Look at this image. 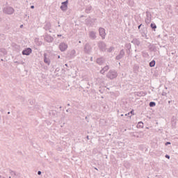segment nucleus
<instances>
[{
	"mask_svg": "<svg viewBox=\"0 0 178 178\" xmlns=\"http://www.w3.org/2000/svg\"><path fill=\"white\" fill-rule=\"evenodd\" d=\"M59 49H60V51H61V52H65V51H66V49H67V44H66L65 42H61L59 44Z\"/></svg>",
	"mask_w": 178,
	"mask_h": 178,
	"instance_id": "obj_5",
	"label": "nucleus"
},
{
	"mask_svg": "<svg viewBox=\"0 0 178 178\" xmlns=\"http://www.w3.org/2000/svg\"><path fill=\"white\" fill-rule=\"evenodd\" d=\"M104 63H105V59H104L103 58L97 59V63H98V65H102Z\"/></svg>",
	"mask_w": 178,
	"mask_h": 178,
	"instance_id": "obj_16",
	"label": "nucleus"
},
{
	"mask_svg": "<svg viewBox=\"0 0 178 178\" xmlns=\"http://www.w3.org/2000/svg\"><path fill=\"white\" fill-rule=\"evenodd\" d=\"M66 111H67V112H69V109H67Z\"/></svg>",
	"mask_w": 178,
	"mask_h": 178,
	"instance_id": "obj_44",
	"label": "nucleus"
},
{
	"mask_svg": "<svg viewBox=\"0 0 178 178\" xmlns=\"http://www.w3.org/2000/svg\"><path fill=\"white\" fill-rule=\"evenodd\" d=\"M142 35H143V37H147V35H145V33L142 34Z\"/></svg>",
	"mask_w": 178,
	"mask_h": 178,
	"instance_id": "obj_34",
	"label": "nucleus"
},
{
	"mask_svg": "<svg viewBox=\"0 0 178 178\" xmlns=\"http://www.w3.org/2000/svg\"><path fill=\"white\" fill-rule=\"evenodd\" d=\"M114 48L113 47H110L109 49H108V52H112L113 51Z\"/></svg>",
	"mask_w": 178,
	"mask_h": 178,
	"instance_id": "obj_26",
	"label": "nucleus"
},
{
	"mask_svg": "<svg viewBox=\"0 0 178 178\" xmlns=\"http://www.w3.org/2000/svg\"><path fill=\"white\" fill-rule=\"evenodd\" d=\"M168 104H170V101L168 102Z\"/></svg>",
	"mask_w": 178,
	"mask_h": 178,
	"instance_id": "obj_45",
	"label": "nucleus"
},
{
	"mask_svg": "<svg viewBox=\"0 0 178 178\" xmlns=\"http://www.w3.org/2000/svg\"><path fill=\"white\" fill-rule=\"evenodd\" d=\"M44 63H47V65H50L51 63V60H49V58H47V54H44Z\"/></svg>",
	"mask_w": 178,
	"mask_h": 178,
	"instance_id": "obj_15",
	"label": "nucleus"
},
{
	"mask_svg": "<svg viewBox=\"0 0 178 178\" xmlns=\"http://www.w3.org/2000/svg\"><path fill=\"white\" fill-rule=\"evenodd\" d=\"M31 9H34V6H31Z\"/></svg>",
	"mask_w": 178,
	"mask_h": 178,
	"instance_id": "obj_35",
	"label": "nucleus"
},
{
	"mask_svg": "<svg viewBox=\"0 0 178 178\" xmlns=\"http://www.w3.org/2000/svg\"><path fill=\"white\" fill-rule=\"evenodd\" d=\"M121 116H123V114H122Z\"/></svg>",
	"mask_w": 178,
	"mask_h": 178,
	"instance_id": "obj_50",
	"label": "nucleus"
},
{
	"mask_svg": "<svg viewBox=\"0 0 178 178\" xmlns=\"http://www.w3.org/2000/svg\"><path fill=\"white\" fill-rule=\"evenodd\" d=\"M138 124L140 126V127H143V125L144 124L143 122H138Z\"/></svg>",
	"mask_w": 178,
	"mask_h": 178,
	"instance_id": "obj_27",
	"label": "nucleus"
},
{
	"mask_svg": "<svg viewBox=\"0 0 178 178\" xmlns=\"http://www.w3.org/2000/svg\"><path fill=\"white\" fill-rule=\"evenodd\" d=\"M67 106H70V104H67Z\"/></svg>",
	"mask_w": 178,
	"mask_h": 178,
	"instance_id": "obj_40",
	"label": "nucleus"
},
{
	"mask_svg": "<svg viewBox=\"0 0 178 178\" xmlns=\"http://www.w3.org/2000/svg\"><path fill=\"white\" fill-rule=\"evenodd\" d=\"M86 119H87V117H86Z\"/></svg>",
	"mask_w": 178,
	"mask_h": 178,
	"instance_id": "obj_51",
	"label": "nucleus"
},
{
	"mask_svg": "<svg viewBox=\"0 0 178 178\" xmlns=\"http://www.w3.org/2000/svg\"><path fill=\"white\" fill-rule=\"evenodd\" d=\"M20 29H23V25H20Z\"/></svg>",
	"mask_w": 178,
	"mask_h": 178,
	"instance_id": "obj_36",
	"label": "nucleus"
},
{
	"mask_svg": "<svg viewBox=\"0 0 178 178\" xmlns=\"http://www.w3.org/2000/svg\"><path fill=\"white\" fill-rule=\"evenodd\" d=\"M132 43L134 44L135 45H137L138 47L140 44V40H138V39H134L132 40Z\"/></svg>",
	"mask_w": 178,
	"mask_h": 178,
	"instance_id": "obj_17",
	"label": "nucleus"
},
{
	"mask_svg": "<svg viewBox=\"0 0 178 178\" xmlns=\"http://www.w3.org/2000/svg\"><path fill=\"white\" fill-rule=\"evenodd\" d=\"M81 41H79V44L81 43Z\"/></svg>",
	"mask_w": 178,
	"mask_h": 178,
	"instance_id": "obj_49",
	"label": "nucleus"
},
{
	"mask_svg": "<svg viewBox=\"0 0 178 178\" xmlns=\"http://www.w3.org/2000/svg\"><path fill=\"white\" fill-rule=\"evenodd\" d=\"M68 1H65L64 2L62 3V6H60V9L63 11H66L67 10V3H68Z\"/></svg>",
	"mask_w": 178,
	"mask_h": 178,
	"instance_id": "obj_8",
	"label": "nucleus"
},
{
	"mask_svg": "<svg viewBox=\"0 0 178 178\" xmlns=\"http://www.w3.org/2000/svg\"><path fill=\"white\" fill-rule=\"evenodd\" d=\"M41 173H42L41 171H38V175L39 176L41 175Z\"/></svg>",
	"mask_w": 178,
	"mask_h": 178,
	"instance_id": "obj_32",
	"label": "nucleus"
},
{
	"mask_svg": "<svg viewBox=\"0 0 178 178\" xmlns=\"http://www.w3.org/2000/svg\"><path fill=\"white\" fill-rule=\"evenodd\" d=\"M123 56H124V50L122 49V50L120 51L119 55H118L116 56L117 60H119L122 59V58H123Z\"/></svg>",
	"mask_w": 178,
	"mask_h": 178,
	"instance_id": "obj_11",
	"label": "nucleus"
},
{
	"mask_svg": "<svg viewBox=\"0 0 178 178\" xmlns=\"http://www.w3.org/2000/svg\"><path fill=\"white\" fill-rule=\"evenodd\" d=\"M46 29H51V24L50 23H47V24H46Z\"/></svg>",
	"mask_w": 178,
	"mask_h": 178,
	"instance_id": "obj_25",
	"label": "nucleus"
},
{
	"mask_svg": "<svg viewBox=\"0 0 178 178\" xmlns=\"http://www.w3.org/2000/svg\"><path fill=\"white\" fill-rule=\"evenodd\" d=\"M162 95H165V93H162Z\"/></svg>",
	"mask_w": 178,
	"mask_h": 178,
	"instance_id": "obj_43",
	"label": "nucleus"
},
{
	"mask_svg": "<svg viewBox=\"0 0 178 178\" xmlns=\"http://www.w3.org/2000/svg\"><path fill=\"white\" fill-rule=\"evenodd\" d=\"M44 40L47 42H52V41H54V38L49 35H45Z\"/></svg>",
	"mask_w": 178,
	"mask_h": 178,
	"instance_id": "obj_10",
	"label": "nucleus"
},
{
	"mask_svg": "<svg viewBox=\"0 0 178 178\" xmlns=\"http://www.w3.org/2000/svg\"><path fill=\"white\" fill-rule=\"evenodd\" d=\"M149 105L150 108H153V106H155V105H156V104L154 102H151Z\"/></svg>",
	"mask_w": 178,
	"mask_h": 178,
	"instance_id": "obj_21",
	"label": "nucleus"
},
{
	"mask_svg": "<svg viewBox=\"0 0 178 178\" xmlns=\"http://www.w3.org/2000/svg\"><path fill=\"white\" fill-rule=\"evenodd\" d=\"M143 26V24H140L138 26V29H141V26Z\"/></svg>",
	"mask_w": 178,
	"mask_h": 178,
	"instance_id": "obj_29",
	"label": "nucleus"
},
{
	"mask_svg": "<svg viewBox=\"0 0 178 178\" xmlns=\"http://www.w3.org/2000/svg\"><path fill=\"white\" fill-rule=\"evenodd\" d=\"M87 139H88V140H90V138H89V136H87Z\"/></svg>",
	"mask_w": 178,
	"mask_h": 178,
	"instance_id": "obj_39",
	"label": "nucleus"
},
{
	"mask_svg": "<svg viewBox=\"0 0 178 178\" xmlns=\"http://www.w3.org/2000/svg\"><path fill=\"white\" fill-rule=\"evenodd\" d=\"M91 9H92V7H91V6L87 7V8L86 9V13H90V10H91Z\"/></svg>",
	"mask_w": 178,
	"mask_h": 178,
	"instance_id": "obj_19",
	"label": "nucleus"
},
{
	"mask_svg": "<svg viewBox=\"0 0 178 178\" xmlns=\"http://www.w3.org/2000/svg\"><path fill=\"white\" fill-rule=\"evenodd\" d=\"M131 113H133V111H131Z\"/></svg>",
	"mask_w": 178,
	"mask_h": 178,
	"instance_id": "obj_48",
	"label": "nucleus"
},
{
	"mask_svg": "<svg viewBox=\"0 0 178 178\" xmlns=\"http://www.w3.org/2000/svg\"><path fill=\"white\" fill-rule=\"evenodd\" d=\"M127 115H130V113H129L128 114H125V116H127Z\"/></svg>",
	"mask_w": 178,
	"mask_h": 178,
	"instance_id": "obj_38",
	"label": "nucleus"
},
{
	"mask_svg": "<svg viewBox=\"0 0 178 178\" xmlns=\"http://www.w3.org/2000/svg\"><path fill=\"white\" fill-rule=\"evenodd\" d=\"M106 77L110 80H113L118 77V72L114 70H111L106 74Z\"/></svg>",
	"mask_w": 178,
	"mask_h": 178,
	"instance_id": "obj_1",
	"label": "nucleus"
},
{
	"mask_svg": "<svg viewBox=\"0 0 178 178\" xmlns=\"http://www.w3.org/2000/svg\"><path fill=\"white\" fill-rule=\"evenodd\" d=\"M150 27L152 29H156V25L155 24H151Z\"/></svg>",
	"mask_w": 178,
	"mask_h": 178,
	"instance_id": "obj_24",
	"label": "nucleus"
},
{
	"mask_svg": "<svg viewBox=\"0 0 178 178\" xmlns=\"http://www.w3.org/2000/svg\"><path fill=\"white\" fill-rule=\"evenodd\" d=\"M58 59L60 58V56H58Z\"/></svg>",
	"mask_w": 178,
	"mask_h": 178,
	"instance_id": "obj_41",
	"label": "nucleus"
},
{
	"mask_svg": "<svg viewBox=\"0 0 178 178\" xmlns=\"http://www.w3.org/2000/svg\"><path fill=\"white\" fill-rule=\"evenodd\" d=\"M58 37H62V35H57Z\"/></svg>",
	"mask_w": 178,
	"mask_h": 178,
	"instance_id": "obj_37",
	"label": "nucleus"
},
{
	"mask_svg": "<svg viewBox=\"0 0 178 178\" xmlns=\"http://www.w3.org/2000/svg\"><path fill=\"white\" fill-rule=\"evenodd\" d=\"M151 19H152V15H151V13L147 12L146 13L145 23L147 24H149L151 23Z\"/></svg>",
	"mask_w": 178,
	"mask_h": 178,
	"instance_id": "obj_4",
	"label": "nucleus"
},
{
	"mask_svg": "<svg viewBox=\"0 0 178 178\" xmlns=\"http://www.w3.org/2000/svg\"><path fill=\"white\" fill-rule=\"evenodd\" d=\"M165 158H167V159H170V156L166 154V155H165Z\"/></svg>",
	"mask_w": 178,
	"mask_h": 178,
	"instance_id": "obj_28",
	"label": "nucleus"
},
{
	"mask_svg": "<svg viewBox=\"0 0 178 178\" xmlns=\"http://www.w3.org/2000/svg\"><path fill=\"white\" fill-rule=\"evenodd\" d=\"M38 108H40L39 106H35V109H38Z\"/></svg>",
	"mask_w": 178,
	"mask_h": 178,
	"instance_id": "obj_31",
	"label": "nucleus"
},
{
	"mask_svg": "<svg viewBox=\"0 0 178 178\" xmlns=\"http://www.w3.org/2000/svg\"><path fill=\"white\" fill-rule=\"evenodd\" d=\"M149 66L150 67H154V66H155V60H152L149 63Z\"/></svg>",
	"mask_w": 178,
	"mask_h": 178,
	"instance_id": "obj_20",
	"label": "nucleus"
},
{
	"mask_svg": "<svg viewBox=\"0 0 178 178\" xmlns=\"http://www.w3.org/2000/svg\"><path fill=\"white\" fill-rule=\"evenodd\" d=\"M98 47L100 50H102L103 52H105L106 51V44L102 41H99L98 42Z\"/></svg>",
	"mask_w": 178,
	"mask_h": 178,
	"instance_id": "obj_2",
	"label": "nucleus"
},
{
	"mask_svg": "<svg viewBox=\"0 0 178 178\" xmlns=\"http://www.w3.org/2000/svg\"><path fill=\"white\" fill-rule=\"evenodd\" d=\"M95 170H98V169H97V168H95Z\"/></svg>",
	"mask_w": 178,
	"mask_h": 178,
	"instance_id": "obj_47",
	"label": "nucleus"
},
{
	"mask_svg": "<svg viewBox=\"0 0 178 178\" xmlns=\"http://www.w3.org/2000/svg\"><path fill=\"white\" fill-rule=\"evenodd\" d=\"M88 35L89 38H90L91 40H95V38H97V32L94 31H89Z\"/></svg>",
	"mask_w": 178,
	"mask_h": 178,
	"instance_id": "obj_7",
	"label": "nucleus"
},
{
	"mask_svg": "<svg viewBox=\"0 0 178 178\" xmlns=\"http://www.w3.org/2000/svg\"><path fill=\"white\" fill-rule=\"evenodd\" d=\"M0 178H5V177H2V176H0Z\"/></svg>",
	"mask_w": 178,
	"mask_h": 178,
	"instance_id": "obj_42",
	"label": "nucleus"
},
{
	"mask_svg": "<svg viewBox=\"0 0 178 178\" xmlns=\"http://www.w3.org/2000/svg\"><path fill=\"white\" fill-rule=\"evenodd\" d=\"M71 56H76V50L71 51Z\"/></svg>",
	"mask_w": 178,
	"mask_h": 178,
	"instance_id": "obj_22",
	"label": "nucleus"
},
{
	"mask_svg": "<svg viewBox=\"0 0 178 178\" xmlns=\"http://www.w3.org/2000/svg\"><path fill=\"white\" fill-rule=\"evenodd\" d=\"M99 92H101V94L104 93V91H102V90H99Z\"/></svg>",
	"mask_w": 178,
	"mask_h": 178,
	"instance_id": "obj_33",
	"label": "nucleus"
},
{
	"mask_svg": "<svg viewBox=\"0 0 178 178\" xmlns=\"http://www.w3.org/2000/svg\"><path fill=\"white\" fill-rule=\"evenodd\" d=\"M0 55L1 56H3V55H6V50L5 49H0Z\"/></svg>",
	"mask_w": 178,
	"mask_h": 178,
	"instance_id": "obj_18",
	"label": "nucleus"
},
{
	"mask_svg": "<svg viewBox=\"0 0 178 178\" xmlns=\"http://www.w3.org/2000/svg\"><path fill=\"white\" fill-rule=\"evenodd\" d=\"M31 52H32L31 49L27 48V49H26L25 50H24V51H22V55L29 56V55H30V54H31Z\"/></svg>",
	"mask_w": 178,
	"mask_h": 178,
	"instance_id": "obj_12",
	"label": "nucleus"
},
{
	"mask_svg": "<svg viewBox=\"0 0 178 178\" xmlns=\"http://www.w3.org/2000/svg\"><path fill=\"white\" fill-rule=\"evenodd\" d=\"M10 173L11 176H16V172H15V171L10 170Z\"/></svg>",
	"mask_w": 178,
	"mask_h": 178,
	"instance_id": "obj_23",
	"label": "nucleus"
},
{
	"mask_svg": "<svg viewBox=\"0 0 178 178\" xmlns=\"http://www.w3.org/2000/svg\"><path fill=\"white\" fill-rule=\"evenodd\" d=\"M105 83V81L104 79H99L98 78L96 81V84H99V86H102Z\"/></svg>",
	"mask_w": 178,
	"mask_h": 178,
	"instance_id": "obj_14",
	"label": "nucleus"
},
{
	"mask_svg": "<svg viewBox=\"0 0 178 178\" xmlns=\"http://www.w3.org/2000/svg\"><path fill=\"white\" fill-rule=\"evenodd\" d=\"M4 13H6V15H13V13L15 12V9L12 7H6L3 9Z\"/></svg>",
	"mask_w": 178,
	"mask_h": 178,
	"instance_id": "obj_3",
	"label": "nucleus"
},
{
	"mask_svg": "<svg viewBox=\"0 0 178 178\" xmlns=\"http://www.w3.org/2000/svg\"><path fill=\"white\" fill-rule=\"evenodd\" d=\"M108 70H109V65H106L100 70V73L101 74H104L105 72H108Z\"/></svg>",
	"mask_w": 178,
	"mask_h": 178,
	"instance_id": "obj_13",
	"label": "nucleus"
},
{
	"mask_svg": "<svg viewBox=\"0 0 178 178\" xmlns=\"http://www.w3.org/2000/svg\"><path fill=\"white\" fill-rule=\"evenodd\" d=\"M83 49L86 54H90L91 52V46H90L88 44H86Z\"/></svg>",
	"mask_w": 178,
	"mask_h": 178,
	"instance_id": "obj_9",
	"label": "nucleus"
},
{
	"mask_svg": "<svg viewBox=\"0 0 178 178\" xmlns=\"http://www.w3.org/2000/svg\"><path fill=\"white\" fill-rule=\"evenodd\" d=\"M170 145V142L165 143V145Z\"/></svg>",
	"mask_w": 178,
	"mask_h": 178,
	"instance_id": "obj_30",
	"label": "nucleus"
},
{
	"mask_svg": "<svg viewBox=\"0 0 178 178\" xmlns=\"http://www.w3.org/2000/svg\"><path fill=\"white\" fill-rule=\"evenodd\" d=\"M99 35H100V37H102V40H105V35H106V33H105V29L99 28Z\"/></svg>",
	"mask_w": 178,
	"mask_h": 178,
	"instance_id": "obj_6",
	"label": "nucleus"
},
{
	"mask_svg": "<svg viewBox=\"0 0 178 178\" xmlns=\"http://www.w3.org/2000/svg\"><path fill=\"white\" fill-rule=\"evenodd\" d=\"M10 113V112H8V114L9 115Z\"/></svg>",
	"mask_w": 178,
	"mask_h": 178,
	"instance_id": "obj_46",
	"label": "nucleus"
}]
</instances>
